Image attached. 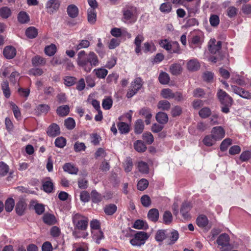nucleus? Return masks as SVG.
Returning <instances> with one entry per match:
<instances>
[{"label": "nucleus", "instance_id": "22", "mask_svg": "<svg viewBox=\"0 0 251 251\" xmlns=\"http://www.w3.org/2000/svg\"><path fill=\"white\" fill-rule=\"evenodd\" d=\"M93 72L100 79L104 78L108 74V71L104 68L95 69Z\"/></svg>", "mask_w": 251, "mask_h": 251}, {"label": "nucleus", "instance_id": "63", "mask_svg": "<svg viewBox=\"0 0 251 251\" xmlns=\"http://www.w3.org/2000/svg\"><path fill=\"white\" fill-rule=\"evenodd\" d=\"M91 198L94 202L97 203L102 200V197L100 194L98 193L96 190H93L91 192Z\"/></svg>", "mask_w": 251, "mask_h": 251}, {"label": "nucleus", "instance_id": "17", "mask_svg": "<svg viewBox=\"0 0 251 251\" xmlns=\"http://www.w3.org/2000/svg\"><path fill=\"white\" fill-rule=\"evenodd\" d=\"M68 15L72 18L76 17L78 15V9L74 4L69 5L67 8Z\"/></svg>", "mask_w": 251, "mask_h": 251}, {"label": "nucleus", "instance_id": "34", "mask_svg": "<svg viewBox=\"0 0 251 251\" xmlns=\"http://www.w3.org/2000/svg\"><path fill=\"white\" fill-rule=\"evenodd\" d=\"M174 93L172 90L166 88L162 90L161 95L164 99L170 100L174 98Z\"/></svg>", "mask_w": 251, "mask_h": 251}, {"label": "nucleus", "instance_id": "35", "mask_svg": "<svg viewBox=\"0 0 251 251\" xmlns=\"http://www.w3.org/2000/svg\"><path fill=\"white\" fill-rule=\"evenodd\" d=\"M11 15L10 9L7 6L0 8V16L3 19H7Z\"/></svg>", "mask_w": 251, "mask_h": 251}, {"label": "nucleus", "instance_id": "46", "mask_svg": "<svg viewBox=\"0 0 251 251\" xmlns=\"http://www.w3.org/2000/svg\"><path fill=\"white\" fill-rule=\"evenodd\" d=\"M118 127L119 131L122 134L127 133L129 131L128 125L124 122H120L118 125Z\"/></svg>", "mask_w": 251, "mask_h": 251}, {"label": "nucleus", "instance_id": "51", "mask_svg": "<svg viewBox=\"0 0 251 251\" xmlns=\"http://www.w3.org/2000/svg\"><path fill=\"white\" fill-rule=\"evenodd\" d=\"M14 206V201L12 198L8 199L5 202V209L7 212L11 211Z\"/></svg>", "mask_w": 251, "mask_h": 251}, {"label": "nucleus", "instance_id": "30", "mask_svg": "<svg viewBox=\"0 0 251 251\" xmlns=\"http://www.w3.org/2000/svg\"><path fill=\"white\" fill-rule=\"evenodd\" d=\"M92 238L96 240L97 244L100 243V241L103 238V234L100 230H95L91 231Z\"/></svg>", "mask_w": 251, "mask_h": 251}, {"label": "nucleus", "instance_id": "7", "mask_svg": "<svg viewBox=\"0 0 251 251\" xmlns=\"http://www.w3.org/2000/svg\"><path fill=\"white\" fill-rule=\"evenodd\" d=\"M136 12V8L133 6H128L123 10V18L125 22H131Z\"/></svg>", "mask_w": 251, "mask_h": 251}, {"label": "nucleus", "instance_id": "13", "mask_svg": "<svg viewBox=\"0 0 251 251\" xmlns=\"http://www.w3.org/2000/svg\"><path fill=\"white\" fill-rule=\"evenodd\" d=\"M47 132L49 136L55 137L60 134V128L57 124L54 123L49 126Z\"/></svg>", "mask_w": 251, "mask_h": 251}, {"label": "nucleus", "instance_id": "32", "mask_svg": "<svg viewBox=\"0 0 251 251\" xmlns=\"http://www.w3.org/2000/svg\"><path fill=\"white\" fill-rule=\"evenodd\" d=\"M25 34L29 38L33 39L37 36L38 30L35 27L30 26L26 29Z\"/></svg>", "mask_w": 251, "mask_h": 251}, {"label": "nucleus", "instance_id": "31", "mask_svg": "<svg viewBox=\"0 0 251 251\" xmlns=\"http://www.w3.org/2000/svg\"><path fill=\"white\" fill-rule=\"evenodd\" d=\"M202 42L203 41L200 36L195 35L192 38V42L190 46L193 49L195 48L196 47L200 48Z\"/></svg>", "mask_w": 251, "mask_h": 251}, {"label": "nucleus", "instance_id": "5", "mask_svg": "<svg viewBox=\"0 0 251 251\" xmlns=\"http://www.w3.org/2000/svg\"><path fill=\"white\" fill-rule=\"evenodd\" d=\"M217 96L221 104L227 106L232 105L233 101V99L225 91L219 89L217 92Z\"/></svg>", "mask_w": 251, "mask_h": 251}, {"label": "nucleus", "instance_id": "64", "mask_svg": "<svg viewBox=\"0 0 251 251\" xmlns=\"http://www.w3.org/2000/svg\"><path fill=\"white\" fill-rule=\"evenodd\" d=\"M86 146L84 143L82 142H76L74 146V149L75 151L79 152L84 151L86 149Z\"/></svg>", "mask_w": 251, "mask_h": 251}, {"label": "nucleus", "instance_id": "3", "mask_svg": "<svg viewBox=\"0 0 251 251\" xmlns=\"http://www.w3.org/2000/svg\"><path fill=\"white\" fill-rule=\"evenodd\" d=\"M149 235L144 231H138L130 240V243L133 246L141 247L145 244L149 238Z\"/></svg>", "mask_w": 251, "mask_h": 251}, {"label": "nucleus", "instance_id": "41", "mask_svg": "<svg viewBox=\"0 0 251 251\" xmlns=\"http://www.w3.org/2000/svg\"><path fill=\"white\" fill-rule=\"evenodd\" d=\"M158 79L159 82L162 84H168L170 80L169 75L165 72H162L160 74Z\"/></svg>", "mask_w": 251, "mask_h": 251}, {"label": "nucleus", "instance_id": "29", "mask_svg": "<svg viewBox=\"0 0 251 251\" xmlns=\"http://www.w3.org/2000/svg\"><path fill=\"white\" fill-rule=\"evenodd\" d=\"M156 120L158 123L164 124L167 123L168 118L166 113L159 112L156 115Z\"/></svg>", "mask_w": 251, "mask_h": 251}, {"label": "nucleus", "instance_id": "25", "mask_svg": "<svg viewBox=\"0 0 251 251\" xmlns=\"http://www.w3.org/2000/svg\"><path fill=\"white\" fill-rule=\"evenodd\" d=\"M18 20L21 24H25L28 23L29 20V16L26 12L21 11L18 15Z\"/></svg>", "mask_w": 251, "mask_h": 251}, {"label": "nucleus", "instance_id": "52", "mask_svg": "<svg viewBox=\"0 0 251 251\" xmlns=\"http://www.w3.org/2000/svg\"><path fill=\"white\" fill-rule=\"evenodd\" d=\"M9 171L8 166L3 162H0V177L5 176Z\"/></svg>", "mask_w": 251, "mask_h": 251}, {"label": "nucleus", "instance_id": "58", "mask_svg": "<svg viewBox=\"0 0 251 251\" xmlns=\"http://www.w3.org/2000/svg\"><path fill=\"white\" fill-rule=\"evenodd\" d=\"M55 145L60 148H63L66 144V140L63 137L57 138L54 142Z\"/></svg>", "mask_w": 251, "mask_h": 251}, {"label": "nucleus", "instance_id": "6", "mask_svg": "<svg viewBox=\"0 0 251 251\" xmlns=\"http://www.w3.org/2000/svg\"><path fill=\"white\" fill-rule=\"evenodd\" d=\"M61 2L59 0H49L47 1L45 8L47 13L52 14L57 12L60 6Z\"/></svg>", "mask_w": 251, "mask_h": 251}, {"label": "nucleus", "instance_id": "2", "mask_svg": "<svg viewBox=\"0 0 251 251\" xmlns=\"http://www.w3.org/2000/svg\"><path fill=\"white\" fill-rule=\"evenodd\" d=\"M88 219L79 214H76L73 217V223L75 229L79 230H85L88 225Z\"/></svg>", "mask_w": 251, "mask_h": 251}, {"label": "nucleus", "instance_id": "42", "mask_svg": "<svg viewBox=\"0 0 251 251\" xmlns=\"http://www.w3.org/2000/svg\"><path fill=\"white\" fill-rule=\"evenodd\" d=\"M90 46V42L87 40H80L79 43L74 47L75 49L78 51L81 49L87 48Z\"/></svg>", "mask_w": 251, "mask_h": 251}, {"label": "nucleus", "instance_id": "20", "mask_svg": "<svg viewBox=\"0 0 251 251\" xmlns=\"http://www.w3.org/2000/svg\"><path fill=\"white\" fill-rule=\"evenodd\" d=\"M26 207V204L24 201H19L16 206V211L17 213L19 215H22L24 213Z\"/></svg>", "mask_w": 251, "mask_h": 251}, {"label": "nucleus", "instance_id": "40", "mask_svg": "<svg viewBox=\"0 0 251 251\" xmlns=\"http://www.w3.org/2000/svg\"><path fill=\"white\" fill-rule=\"evenodd\" d=\"M172 9V4L169 2L163 3L159 7V10L163 13H169L171 11Z\"/></svg>", "mask_w": 251, "mask_h": 251}, {"label": "nucleus", "instance_id": "50", "mask_svg": "<svg viewBox=\"0 0 251 251\" xmlns=\"http://www.w3.org/2000/svg\"><path fill=\"white\" fill-rule=\"evenodd\" d=\"M64 125L68 129L72 130L75 128V122L73 118H68L65 120Z\"/></svg>", "mask_w": 251, "mask_h": 251}, {"label": "nucleus", "instance_id": "21", "mask_svg": "<svg viewBox=\"0 0 251 251\" xmlns=\"http://www.w3.org/2000/svg\"><path fill=\"white\" fill-rule=\"evenodd\" d=\"M148 217L149 219L154 222H156L159 218V212L156 208H152L149 210Z\"/></svg>", "mask_w": 251, "mask_h": 251}, {"label": "nucleus", "instance_id": "15", "mask_svg": "<svg viewBox=\"0 0 251 251\" xmlns=\"http://www.w3.org/2000/svg\"><path fill=\"white\" fill-rule=\"evenodd\" d=\"M63 169L65 172L72 175H76L78 171V168L70 163L65 164L63 167Z\"/></svg>", "mask_w": 251, "mask_h": 251}, {"label": "nucleus", "instance_id": "47", "mask_svg": "<svg viewBox=\"0 0 251 251\" xmlns=\"http://www.w3.org/2000/svg\"><path fill=\"white\" fill-rule=\"evenodd\" d=\"M221 41H218L215 45L209 44L208 45L209 50L211 53L215 54L221 49Z\"/></svg>", "mask_w": 251, "mask_h": 251}, {"label": "nucleus", "instance_id": "38", "mask_svg": "<svg viewBox=\"0 0 251 251\" xmlns=\"http://www.w3.org/2000/svg\"><path fill=\"white\" fill-rule=\"evenodd\" d=\"M56 51V47L54 44H51L45 48V53L50 56H53Z\"/></svg>", "mask_w": 251, "mask_h": 251}, {"label": "nucleus", "instance_id": "26", "mask_svg": "<svg viewBox=\"0 0 251 251\" xmlns=\"http://www.w3.org/2000/svg\"><path fill=\"white\" fill-rule=\"evenodd\" d=\"M137 168L139 171L143 174H148L149 168L148 164L144 161H140L137 163Z\"/></svg>", "mask_w": 251, "mask_h": 251}, {"label": "nucleus", "instance_id": "54", "mask_svg": "<svg viewBox=\"0 0 251 251\" xmlns=\"http://www.w3.org/2000/svg\"><path fill=\"white\" fill-rule=\"evenodd\" d=\"M32 63L35 66H37L40 65H44L46 63L45 60L39 56H36L32 59Z\"/></svg>", "mask_w": 251, "mask_h": 251}, {"label": "nucleus", "instance_id": "4", "mask_svg": "<svg viewBox=\"0 0 251 251\" xmlns=\"http://www.w3.org/2000/svg\"><path fill=\"white\" fill-rule=\"evenodd\" d=\"M143 84V82L140 77L136 78L131 83L130 87L126 94V97L128 98L133 97L141 88Z\"/></svg>", "mask_w": 251, "mask_h": 251}, {"label": "nucleus", "instance_id": "49", "mask_svg": "<svg viewBox=\"0 0 251 251\" xmlns=\"http://www.w3.org/2000/svg\"><path fill=\"white\" fill-rule=\"evenodd\" d=\"M149 185L148 181L145 178L140 179L137 184V188L140 191L145 190Z\"/></svg>", "mask_w": 251, "mask_h": 251}, {"label": "nucleus", "instance_id": "39", "mask_svg": "<svg viewBox=\"0 0 251 251\" xmlns=\"http://www.w3.org/2000/svg\"><path fill=\"white\" fill-rule=\"evenodd\" d=\"M144 128V124L143 120L138 119L137 120L135 125V132L136 134L141 133Z\"/></svg>", "mask_w": 251, "mask_h": 251}, {"label": "nucleus", "instance_id": "43", "mask_svg": "<svg viewBox=\"0 0 251 251\" xmlns=\"http://www.w3.org/2000/svg\"><path fill=\"white\" fill-rule=\"evenodd\" d=\"M171 104L166 100H162L158 102L157 107L162 110H168L170 108Z\"/></svg>", "mask_w": 251, "mask_h": 251}, {"label": "nucleus", "instance_id": "36", "mask_svg": "<svg viewBox=\"0 0 251 251\" xmlns=\"http://www.w3.org/2000/svg\"><path fill=\"white\" fill-rule=\"evenodd\" d=\"M1 89L4 96L6 98H9L10 96L11 93L9 87V84L7 81H3L1 84Z\"/></svg>", "mask_w": 251, "mask_h": 251}, {"label": "nucleus", "instance_id": "27", "mask_svg": "<svg viewBox=\"0 0 251 251\" xmlns=\"http://www.w3.org/2000/svg\"><path fill=\"white\" fill-rule=\"evenodd\" d=\"M117 209V206L114 204L106 205L104 208V211L107 215H112L116 212Z\"/></svg>", "mask_w": 251, "mask_h": 251}, {"label": "nucleus", "instance_id": "19", "mask_svg": "<svg viewBox=\"0 0 251 251\" xmlns=\"http://www.w3.org/2000/svg\"><path fill=\"white\" fill-rule=\"evenodd\" d=\"M50 107L47 104H39L35 109V112L37 115L42 114H46L50 110Z\"/></svg>", "mask_w": 251, "mask_h": 251}, {"label": "nucleus", "instance_id": "24", "mask_svg": "<svg viewBox=\"0 0 251 251\" xmlns=\"http://www.w3.org/2000/svg\"><path fill=\"white\" fill-rule=\"evenodd\" d=\"M88 21L91 24H94L97 19V13L96 10L93 8H89L88 9Z\"/></svg>", "mask_w": 251, "mask_h": 251}, {"label": "nucleus", "instance_id": "44", "mask_svg": "<svg viewBox=\"0 0 251 251\" xmlns=\"http://www.w3.org/2000/svg\"><path fill=\"white\" fill-rule=\"evenodd\" d=\"M69 112V107L67 105L60 106L57 108L56 112L57 114L61 116L67 115Z\"/></svg>", "mask_w": 251, "mask_h": 251}, {"label": "nucleus", "instance_id": "11", "mask_svg": "<svg viewBox=\"0 0 251 251\" xmlns=\"http://www.w3.org/2000/svg\"><path fill=\"white\" fill-rule=\"evenodd\" d=\"M3 53L6 58L12 59L16 55V50L12 46H6L3 50Z\"/></svg>", "mask_w": 251, "mask_h": 251}, {"label": "nucleus", "instance_id": "62", "mask_svg": "<svg viewBox=\"0 0 251 251\" xmlns=\"http://www.w3.org/2000/svg\"><path fill=\"white\" fill-rule=\"evenodd\" d=\"M147 226V224L143 220H137L134 222L133 227L136 229H140L146 228Z\"/></svg>", "mask_w": 251, "mask_h": 251}, {"label": "nucleus", "instance_id": "1", "mask_svg": "<svg viewBox=\"0 0 251 251\" xmlns=\"http://www.w3.org/2000/svg\"><path fill=\"white\" fill-rule=\"evenodd\" d=\"M76 62L77 65L87 73L90 72L93 67L99 64L98 57L94 52L90 51L87 54L84 50L78 53Z\"/></svg>", "mask_w": 251, "mask_h": 251}, {"label": "nucleus", "instance_id": "28", "mask_svg": "<svg viewBox=\"0 0 251 251\" xmlns=\"http://www.w3.org/2000/svg\"><path fill=\"white\" fill-rule=\"evenodd\" d=\"M43 221L49 225H52L56 223V220L53 215L46 214L43 217Z\"/></svg>", "mask_w": 251, "mask_h": 251}, {"label": "nucleus", "instance_id": "59", "mask_svg": "<svg viewBox=\"0 0 251 251\" xmlns=\"http://www.w3.org/2000/svg\"><path fill=\"white\" fill-rule=\"evenodd\" d=\"M199 115L202 118H206L211 114V110L208 107H203L199 111Z\"/></svg>", "mask_w": 251, "mask_h": 251}, {"label": "nucleus", "instance_id": "45", "mask_svg": "<svg viewBox=\"0 0 251 251\" xmlns=\"http://www.w3.org/2000/svg\"><path fill=\"white\" fill-rule=\"evenodd\" d=\"M202 141L205 146L210 147L215 143L216 140L211 134L210 135H207L205 136Z\"/></svg>", "mask_w": 251, "mask_h": 251}, {"label": "nucleus", "instance_id": "9", "mask_svg": "<svg viewBox=\"0 0 251 251\" xmlns=\"http://www.w3.org/2000/svg\"><path fill=\"white\" fill-rule=\"evenodd\" d=\"M229 237L226 233L222 234L218 238L216 242L219 246L222 247V249H224V247H230L229 244Z\"/></svg>", "mask_w": 251, "mask_h": 251}, {"label": "nucleus", "instance_id": "37", "mask_svg": "<svg viewBox=\"0 0 251 251\" xmlns=\"http://www.w3.org/2000/svg\"><path fill=\"white\" fill-rule=\"evenodd\" d=\"M48 180L45 181L43 184V190L47 193H50L53 189V184L50 177Z\"/></svg>", "mask_w": 251, "mask_h": 251}, {"label": "nucleus", "instance_id": "55", "mask_svg": "<svg viewBox=\"0 0 251 251\" xmlns=\"http://www.w3.org/2000/svg\"><path fill=\"white\" fill-rule=\"evenodd\" d=\"M232 144V140L229 138L224 140L221 144L220 150L224 151L227 150V148Z\"/></svg>", "mask_w": 251, "mask_h": 251}, {"label": "nucleus", "instance_id": "56", "mask_svg": "<svg viewBox=\"0 0 251 251\" xmlns=\"http://www.w3.org/2000/svg\"><path fill=\"white\" fill-rule=\"evenodd\" d=\"M125 170L128 173L130 172L133 168V163L130 158H127L124 163Z\"/></svg>", "mask_w": 251, "mask_h": 251}, {"label": "nucleus", "instance_id": "8", "mask_svg": "<svg viewBox=\"0 0 251 251\" xmlns=\"http://www.w3.org/2000/svg\"><path fill=\"white\" fill-rule=\"evenodd\" d=\"M211 135L217 140H220L223 139L225 135V131L222 126L214 127L211 130Z\"/></svg>", "mask_w": 251, "mask_h": 251}, {"label": "nucleus", "instance_id": "53", "mask_svg": "<svg viewBox=\"0 0 251 251\" xmlns=\"http://www.w3.org/2000/svg\"><path fill=\"white\" fill-rule=\"evenodd\" d=\"M143 139L147 144H151L153 141V136L151 132H145L143 134Z\"/></svg>", "mask_w": 251, "mask_h": 251}, {"label": "nucleus", "instance_id": "60", "mask_svg": "<svg viewBox=\"0 0 251 251\" xmlns=\"http://www.w3.org/2000/svg\"><path fill=\"white\" fill-rule=\"evenodd\" d=\"M64 84L67 86H71L74 85L76 81V78L73 77L67 76H65L64 78Z\"/></svg>", "mask_w": 251, "mask_h": 251}, {"label": "nucleus", "instance_id": "23", "mask_svg": "<svg viewBox=\"0 0 251 251\" xmlns=\"http://www.w3.org/2000/svg\"><path fill=\"white\" fill-rule=\"evenodd\" d=\"M197 224L199 227H204L207 226L208 220L206 216L201 215L197 219Z\"/></svg>", "mask_w": 251, "mask_h": 251}, {"label": "nucleus", "instance_id": "16", "mask_svg": "<svg viewBox=\"0 0 251 251\" xmlns=\"http://www.w3.org/2000/svg\"><path fill=\"white\" fill-rule=\"evenodd\" d=\"M169 71L173 75H177L181 74L182 68L180 64L174 63L170 65Z\"/></svg>", "mask_w": 251, "mask_h": 251}, {"label": "nucleus", "instance_id": "48", "mask_svg": "<svg viewBox=\"0 0 251 251\" xmlns=\"http://www.w3.org/2000/svg\"><path fill=\"white\" fill-rule=\"evenodd\" d=\"M163 222L166 225L170 224L173 220V216L171 212L166 211L164 213L163 216Z\"/></svg>", "mask_w": 251, "mask_h": 251}, {"label": "nucleus", "instance_id": "18", "mask_svg": "<svg viewBox=\"0 0 251 251\" xmlns=\"http://www.w3.org/2000/svg\"><path fill=\"white\" fill-rule=\"evenodd\" d=\"M167 237L166 230L165 229L158 230L155 235V240L158 242H162Z\"/></svg>", "mask_w": 251, "mask_h": 251}, {"label": "nucleus", "instance_id": "10", "mask_svg": "<svg viewBox=\"0 0 251 251\" xmlns=\"http://www.w3.org/2000/svg\"><path fill=\"white\" fill-rule=\"evenodd\" d=\"M178 232L175 229H172L169 233L167 234V244L169 245H172L176 243L179 238Z\"/></svg>", "mask_w": 251, "mask_h": 251}, {"label": "nucleus", "instance_id": "33", "mask_svg": "<svg viewBox=\"0 0 251 251\" xmlns=\"http://www.w3.org/2000/svg\"><path fill=\"white\" fill-rule=\"evenodd\" d=\"M135 150L138 152H144L147 150V147L141 140H137L134 143Z\"/></svg>", "mask_w": 251, "mask_h": 251}, {"label": "nucleus", "instance_id": "61", "mask_svg": "<svg viewBox=\"0 0 251 251\" xmlns=\"http://www.w3.org/2000/svg\"><path fill=\"white\" fill-rule=\"evenodd\" d=\"M139 114L145 118H151L152 114L151 113V109L147 107L142 108L139 111Z\"/></svg>", "mask_w": 251, "mask_h": 251}, {"label": "nucleus", "instance_id": "57", "mask_svg": "<svg viewBox=\"0 0 251 251\" xmlns=\"http://www.w3.org/2000/svg\"><path fill=\"white\" fill-rule=\"evenodd\" d=\"M251 158V151H246L242 152L240 156V159L242 162H247Z\"/></svg>", "mask_w": 251, "mask_h": 251}, {"label": "nucleus", "instance_id": "12", "mask_svg": "<svg viewBox=\"0 0 251 251\" xmlns=\"http://www.w3.org/2000/svg\"><path fill=\"white\" fill-rule=\"evenodd\" d=\"M186 66L189 71L195 72L200 68L201 65L198 59H192L187 62Z\"/></svg>", "mask_w": 251, "mask_h": 251}, {"label": "nucleus", "instance_id": "14", "mask_svg": "<svg viewBox=\"0 0 251 251\" xmlns=\"http://www.w3.org/2000/svg\"><path fill=\"white\" fill-rule=\"evenodd\" d=\"M191 203L189 202H184L180 208V213H181L183 218L185 219L189 218V212L191 208Z\"/></svg>", "mask_w": 251, "mask_h": 251}]
</instances>
